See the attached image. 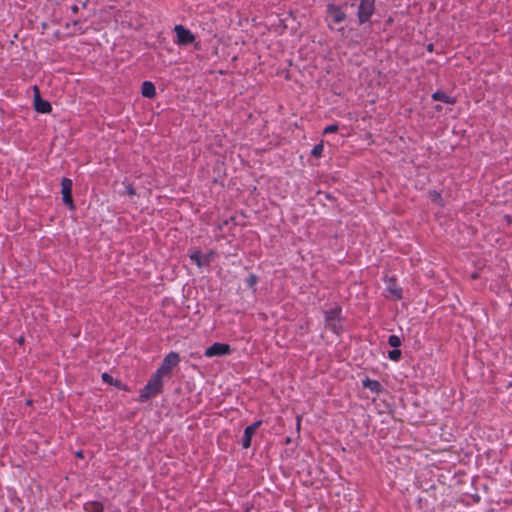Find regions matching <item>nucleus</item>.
Instances as JSON below:
<instances>
[{
	"instance_id": "nucleus-1",
	"label": "nucleus",
	"mask_w": 512,
	"mask_h": 512,
	"mask_svg": "<svg viewBox=\"0 0 512 512\" xmlns=\"http://www.w3.org/2000/svg\"><path fill=\"white\" fill-rule=\"evenodd\" d=\"M163 390V379L157 374H153L148 383L140 392L139 400L145 402L156 395L160 394Z\"/></svg>"
},
{
	"instance_id": "nucleus-2",
	"label": "nucleus",
	"mask_w": 512,
	"mask_h": 512,
	"mask_svg": "<svg viewBox=\"0 0 512 512\" xmlns=\"http://www.w3.org/2000/svg\"><path fill=\"white\" fill-rule=\"evenodd\" d=\"M180 362V356L176 352H170L168 353L163 361L160 367L156 370L155 374L160 376L162 379L164 376L169 375L172 371V369L177 366Z\"/></svg>"
},
{
	"instance_id": "nucleus-3",
	"label": "nucleus",
	"mask_w": 512,
	"mask_h": 512,
	"mask_svg": "<svg viewBox=\"0 0 512 512\" xmlns=\"http://www.w3.org/2000/svg\"><path fill=\"white\" fill-rule=\"evenodd\" d=\"M375 1L376 0H360L357 12L359 24H364L370 20L375 12Z\"/></svg>"
},
{
	"instance_id": "nucleus-4",
	"label": "nucleus",
	"mask_w": 512,
	"mask_h": 512,
	"mask_svg": "<svg viewBox=\"0 0 512 512\" xmlns=\"http://www.w3.org/2000/svg\"><path fill=\"white\" fill-rule=\"evenodd\" d=\"M340 308H332L325 312L326 327L331 329L334 333H338L340 329Z\"/></svg>"
},
{
	"instance_id": "nucleus-5",
	"label": "nucleus",
	"mask_w": 512,
	"mask_h": 512,
	"mask_svg": "<svg viewBox=\"0 0 512 512\" xmlns=\"http://www.w3.org/2000/svg\"><path fill=\"white\" fill-rule=\"evenodd\" d=\"M174 31L177 36V43L179 45H189L195 41V36L192 34V32L188 29H186L183 25H176L174 27Z\"/></svg>"
},
{
	"instance_id": "nucleus-6",
	"label": "nucleus",
	"mask_w": 512,
	"mask_h": 512,
	"mask_svg": "<svg viewBox=\"0 0 512 512\" xmlns=\"http://www.w3.org/2000/svg\"><path fill=\"white\" fill-rule=\"evenodd\" d=\"M61 187L63 203L67 205L71 210L74 209V203L72 198V180L69 178H63L61 180Z\"/></svg>"
},
{
	"instance_id": "nucleus-7",
	"label": "nucleus",
	"mask_w": 512,
	"mask_h": 512,
	"mask_svg": "<svg viewBox=\"0 0 512 512\" xmlns=\"http://www.w3.org/2000/svg\"><path fill=\"white\" fill-rule=\"evenodd\" d=\"M231 352L228 344L216 342L205 350L206 357L223 356Z\"/></svg>"
},
{
	"instance_id": "nucleus-8",
	"label": "nucleus",
	"mask_w": 512,
	"mask_h": 512,
	"mask_svg": "<svg viewBox=\"0 0 512 512\" xmlns=\"http://www.w3.org/2000/svg\"><path fill=\"white\" fill-rule=\"evenodd\" d=\"M35 96H34V108L38 113H48L51 111V104L43 100L39 94V89L37 86H34Z\"/></svg>"
},
{
	"instance_id": "nucleus-9",
	"label": "nucleus",
	"mask_w": 512,
	"mask_h": 512,
	"mask_svg": "<svg viewBox=\"0 0 512 512\" xmlns=\"http://www.w3.org/2000/svg\"><path fill=\"white\" fill-rule=\"evenodd\" d=\"M327 13L335 23H341L346 19V14L342 8L334 4L327 5Z\"/></svg>"
},
{
	"instance_id": "nucleus-10",
	"label": "nucleus",
	"mask_w": 512,
	"mask_h": 512,
	"mask_svg": "<svg viewBox=\"0 0 512 512\" xmlns=\"http://www.w3.org/2000/svg\"><path fill=\"white\" fill-rule=\"evenodd\" d=\"M386 289L396 299H400L402 297L401 289L398 288L396 280L394 278H387L386 279Z\"/></svg>"
},
{
	"instance_id": "nucleus-11",
	"label": "nucleus",
	"mask_w": 512,
	"mask_h": 512,
	"mask_svg": "<svg viewBox=\"0 0 512 512\" xmlns=\"http://www.w3.org/2000/svg\"><path fill=\"white\" fill-rule=\"evenodd\" d=\"M190 259L196 263L198 267H202L204 265H208L210 262L209 256H202L200 251H195L190 255Z\"/></svg>"
},
{
	"instance_id": "nucleus-12",
	"label": "nucleus",
	"mask_w": 512,
	"mask_h": 512,
	"mask_svg": "<svg viewBox=\"0 0 512 512\" xmlns=\"http://www.w3.org/2000/svg\"><path fill=\"white\" fill-rule=\"evenodd\" d=\"M141 93L143 97L153 98L156 95L154 84L150 81H144L142 83Z\"/></svg>"
},
{
	"instance_id": "nucleus-13",
	"label": "nucleus",
	"mask_w": 512,
	"mask_h": 512,
	"mask_svg": "<svg viewBox=\"0 0 512 512\" xmlns=\"http://www.w3.org/2000/svg\"><path fill=\"white\" fill-rule=\"evenodd\" d=\"M364 388L370 389L372 392L380 393L383 390L382 385L377 380H372L370 378H365L362 382Z\"/></svg>"
},
{
	"instance_id": "nucleus-14",
	"label": "nucleus",
	"mask_w": 512,
	"mask_h": 512,
	"mask_svg": "<svg viewBox=\"0 0 512 512\" xmlns=\"http://www.w3.org/2000/svg\"><path fill=\"white\" fill-rule=\"evenodd\" d=\"M432 99L435 100V101H441V102H444V103H448V104H454L455 103V99L448 96L446 93L442 92V91H436L432 94Z\"/></svg>"
},
{
	"instance_id": "nucleus-15",
	"label": "nucleus",
	"mask_w": 512,
	"mask_h": 512,
	"mask_svg": "<svg viewBox=\"0 0 512 512\" xmlns=\"http://www.w3.org/2000/svg\"><path fill=\"white\" fill-rule=\"evenodd\" d=\"M85 510L87 512H103L104 506L101 502L91 501L85 504Z\"/></svg>"
},
{
	"instance_id": "nucleus-16",
	"label": "nucleus",
	"mask_w": 512,
	"mask_h": 512,
	"mask_svg": "<svg viewBox=\"0 0 512 512\" xmlns=\"http://www.w3.org/2000/svg\"><path fill=\"white\" fill-rule=\"evenodd\" d=\"M388 344L394 348H397L401 345V340L397 335H390L388 338Z\"/></svg>"
},
{
	"instance_id": "nucleus-17",
	"label": "nucleus",
	"mask_w": 512,
	"mask_h": 512,
	"mask_svg": "<svg viewBox=\"0 0 512 512\" xmlns=\"http://www.w3.org/2000/svg\"><path fill=\"white\" fill-rule=\"evenodd\" d=\"M323 148H324V146H323L322 142L315 145L311 151L312 156L319 158L323 152Z\"/></svg>"
},
{
	"instance_id": "nucleus-18",
	"label": "nucleus",
	"mask_w": 512,
	"mask_h": 512,
	"mask_svg": "<svg viewBox=\"0 0 512 512\" xmlns=\"http://www.w3.org/2000/svg\"><path fill=\"white\" fill-rule=\"evenodd\" d=\"M258 281V277L254 274H249L248 277L245 279V283L248 287L253 288Z\"/></svg>"
},
{
	"instance_id": "nucleus-19",
	"label": "nucleus",
	"mask_w": 512,
	"mask_h": 512,
	"mask_svg": "<svg viewBox=\"0 0 512 512\" xmlns=\"http://www.w3.org/2000/svg\"><path fill=\"white\" fill-rule=\"evenodd\" d=\"M388 357L393 361H398L401 357V350L393 349V350L389 351Z\"/></svg>"
},
{
	"instance_id": "nucleus-20",
	"label": "nucleus",
	"mask_w": 512,
	"mask_h": 512,
	"mask_svg": "<svg viewBox=\"0 0 512 512\" xmlns=\"http://www.w3.org/2000/svg\"><path fill=\"white\" fill-rule=\"evenodd\" d=\"M123 185L125 187V191L123 193H127L131 197L136 194V191H135V189H134V187L132 186L131 183L124 182Z\"/></svg>"
},
{
	"instance_id": "nucleus-21",
	"label": "nucleus",
	"mask_w": 512,
	"mask_h": 512,
	"mask_svg": "<svg viewBox=\"0 0 512 512\" xmlns=\"http://www.w3.org/2000/svg\"><path fill=\"white\" fill-rule=\"evenodd\" d=\"M251 438L248 434L244 433L242 438V448H249L251 446Z\"/></svg>"
},
{
	"instance_id": "nucleus-22",
	"label": "nucleus",
	"mask_w": 512,
	"mask_h": 512,
	"mask_svg": "<svg viewBox=\"0 0 512 512\" xmlns=\"http://www.w3.org/2000/svg\"><path fill=\"white\" fill-rule=\"evenodd\" d=\"M338 129L339 127L336 124L329 125L324 129V134L335 133L338 131Z\"/></svg>"
},
{
	"instance_id": "nucleus-23",
	"label": "nucleus",
	"mask_w": 512,
	"mask_h": 512,
	"mask_svg": "<svg viewBox=\"0 0 512 512\" xmlns=\"http://www.w3.org/2000/svg\"><path fill=\"white\" fill-rule=\"evenodd\" d=\"M102 379L106 383L113 384V377L106 372L102 374Z\"/></svg>"
},
{
	"instance_id": "nucleus-24",
	"label": "nucleus",
	"mask_w": 512,
	"mask_h": 512,
	"mask_svg": "<svg viewBox=\"0 0 512 512\" xmlns=\"http://www.w3.org/2000/svg\"><path fill=\"white\" fill-rule=\"evenodd\" d=\"M261 424H262V421H261V420H259V421H256V422L252 423V424H251V425H249V426H250L254 431H256V430L260 427V425H261Z\"/></svg>"
},
{
	"instance_id": "nucleus-25",
	"label": "nucleus",
	"mask_w": 512,
	"mask_h": 512,
	"mask_svg": "<svg viewBox=\"0 0 512 512\" xmlns=\"http://www.w3.org/2000/svg\"><path fill=\"white\" fill-rule=\"evenodd\" d=\"M256 431H254L250 426H247L244 430V433L248 434L250 437H252L255 434Z\"/></svg>"
},
{
	"instance_id": "nucleus-26",
	"label": "nucleus",
	"mask_w": 512,
	"mask_h": 512,
	"mask_svg": "<svg viewBox=\"0 0 512 512\" xmlns=\"http://www.w3.org/2000/svg\"><path fill=\"white\" fill-rule=\"evenodd\" d=\"M431 195H432V197H433L432 199H433L434 201H437V200H440V199H441L440 194H439V193H437L436 191H434L433 193H431Z\"/></svg>"
},
{
	"instance_id": "nucleus-27",
	"label": "nucleus",
	"mask_w": 512,
	"mask_h": 512,
	"mask_svg": "<svg viewBox=\"0 0 512 512\" xmlns=\"http://www.w3.org/2000/svg\"><path fill=\"white\" fill-rule=\"evenodd\" d=\"M71 11H72L74 14H77V13H78V11H79V7H78L77 5H73V6L71 7Z\"/></svg>"
},
{
	"instance_id": "nucleus-28",
	"label": "nucleus",
	"mask_w": 512,
	"mask_h": 512,
	"mask_svg": "<svg viewBox=\"0 0 512 512\" xmlns=\"http://www.w3.org/2000/svg\"><path fill=\"white\" fill-rule=\"evenodd\" d=\"M76 457H78V458H83V457H84V455H83V451H82V450H77V452H76Z\"/></svg>"
},
{
	"instance_id": "nucleus-29",
	"label": "nucleus",
	"mask_w": 512,
	"mask_h": 512,
	"mask_svg": "<svg viewBox=\"0 0 512 512\" xmlns=\"http://www.w3.org/2000/svg\"><path fill=\"white\" fill-rule=\"evenodd\" d=\"M297 427H300V416H297Z\"/></svg>"
},
{
	"instance_id": "nucleus-30",
	"label": "nucleus",
	"mask_w": 512,
	"mask_h": 512,
	"mask_svg": "<svg viewBox=\"0 0 512 512\" xmlns=\"http://www.w3.org/2000/svg\"><path fill=\"white\" fill-rule=\"evenodd\" d=\"M286 443H290V438H286Z\"/></svg>"
},
{
	"instance_id": "nucleus-31",
	"label": "nucleus",
	"mask_w": 512,
	"mask_h": 512,
	"mask_svg": "<svg viewBox=\"0 0 512 512\" xmlns=\"http://www.w3.org/2000/svg\"><path fill=\"white\" fill-rule=\"evenodd\" d=\"M428 49H429V50H431V49H432V44H429Z\"/></svg>"
},
{
	"instance_id": "nucleus-32",
	"label": "nucleus",
	"mask_w": 512,
	"mask_h": 512,
	"mask_svg": "<svg viewBox=\"0 0 512 512\" xmlns=\"http://www.w3.org/2000/svg\"><path fill=\"white\" fill-rule=\"evenodd\" d=\"M505 217L507 218L508 221H510V216L509 215H506Z\"/></svg>"
}]
</instances>
